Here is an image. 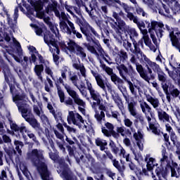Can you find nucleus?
Instances as JSON below:
<instances>
[{"mask_svg": "<svg viewBox=\"0 0 180 180\" xmlns=\"http://www.w3.org/2000/svg\"><path fill=\"white\" fill-rule=\"evenodd\" d=\"M75 115L73 111H69V115H68V124H71L72 123L77 126L79 129H82V123L79 122L75 118Z\"/></svg>", "mask_w": 180, "mask_h": 180, "instance_id": "26", "label": "nucleus"}, {"mask_svg": "<svg viewBox=\"0 0 180 180\" xmlns=\"http://www.w3.org/2000/svg\"><path fill=\"white\" fill-rule=\"evenodd\" d=\"M59 27H60V30H63V32L67 33L69 35H71V30L70 29L68 25L65 21L63 20L59 22Z\"/></svg>", "mask_w": 180, "mask_h": 180, "instance_id": "34", "label": "nucleus"}, {"mask_svg": "<svg viewBox=\"0 0 180 180\" xmlns=\"http://www.w3.org/2000/svg\"><path fill=\"white\" fill-rule=\"evenodd\" d=\"M68 45H69L68 51L70 52L75 53L76 56L82 59H86V49L84 47L80 46V45H78V44L74 41L68 42Z\"/></svg>", "mask_w": 180, "mask_h": 180, "instance_id": "14", "label": "nucleus"}, {"mask_svg": "<svg viewBox=\"0 0 180 180\" xmlns=\"http://www.w3.org/2000/svg\"><path fill=\"white\" fill-rule=\"evenodd\" d=\"M111 82H112L115 84H123L124 81L121 78H120L117 75H110Z\"/></svg>", "mask_w": 180, "mask_h": 180, "instance_id": "40", "label": "nucleus"}, {"mask_svg": "<svg viewBox=\"0 0 180 180\" xmlns=\"http://www.w3.org/2000/svg\"><path fill=\"white\" fill-rule=\"evenodd\" d=\"M65 9L67 10L68 12H69L70 14L72 15L73 17H76L75 14H74V12L72 11L73 9V6L65 4Z\"/></svg>", "mask_w": 180, "mask_h": 180, "instance_id": "56", "label": "nucleus"}, {"mask_svg": "<svg viewBox=\"0 0 180 180\" xmlns=\"http://www.w3.org/2000/svg\"><path fill=\"white\" fill-rule=\"evenodd\" d=\"M136 103L132 104H128V110L129 112H130V115H132V117H134L136 118L137 122H141V126L146 125L145 118L141 115V114H138L136 112Z\"/></svg>", "mask_w": 180, "mask_h": 180, "instance_id": "15", "label": "nucleus"}, {"mask_svg": "<svg viewBox=\"0 0 180 180\" xmlns=\"http://www.w3.org/2000/svg\"><path fill=\"white\" fill-rule=\"evenodd\" d=\"M109 146L110 147L111 152H112L113 154L117 155L119 153L120 149L119 148L117 147V146L115 145V142H113L112 140L110 141Z\"/></svg>", "mask_w": 180, "mask_h": 180, "instance_id": "43", "label": "nucleus"}, {"mask_svg": "<svg viewBox=\"0 0 180 180\" xmlns=\"http://www.w3.org/2000/svg\"><path fill=\"white\" fill-rule=\"evenodd\" d=\"M44 71V67L43 65H37L34 67V72L39 79L42 80V72Z\"/></svg>", "mask_w": 180, "mask_h": 180, "instance_id": "36", "label": "nucleus"}, {"mask_svg": "<svg viewBox=\"0 0 180 180\" xmlns=\"http://www.w3.org/2000/svg\"><path fill=\"white\" fill-rule=\"evenodd\" d=\"M86 81L87 90L89 92V95H91V98L95 101V102H93L91 107L96 110V108H97V105H99L102 102L101 95H100L99 92H98L93 88L92 84L89 82V80H86Z\"/></svg>", "mask_w": 180, "mask_h": 180, "instance_id": "12", "label": "nucleus"}, {"mask_svg": "<svg viewBox=\"0 0 180 180\" xmlns=\"http://www.w3.org/2000/svg\"><path fill=\"white\" fill-rule=\"evenodd\" d=\"M113 101L117 104V108H119L120 110L123 111L124 105L123 102H122V98L120 97L119 94L112 95Z\"/></svg>", "mask_w": 180, "mask_h": 180, "instance_id": "32", "label": "nucleus"}, {"mask_svg": "<svg viewBox=\"0 0 180 180\" xmlns=\"http://www.w3.org/2000/svg\"><path fill=\"white\" fill-rule=\"evenodd\" d=\"M157 75H158V81L160 82L163 91L167 93L169 86L172 85L171 82L167 79V75L165 72H158Z\"/></svg>", "mask_w": 180, "mask_h": 180, "instance_id": "19", "label": "nucleus"}, {"mask_svg": "<svg viewBox=\"0 0 180 180\" xmlns=\"http://www.w3.org/2000/svg\"><path fill=\"white\" fill-rule=\"evenodd\" d=\"M97 106H98V110H101V112L99 114V112L97 110H95V118L97 120V122H101L102 120L104 118H105V114L104 113V112L106 111V107H105V105H102L101 103H100V105H98Z\"/></svg>", "mask_w": 180, "mask_h": 180, "instance_id": "22", "label": "nucleus"}, {"mask_svg": "<svg viewBox=\"0 0 180 180\" xmlns=\"http://www.w3.org/2000/svg\"><path fill=\"white\" fill-rule=\"evenodd\" d=\"M91 73L93 77H95V80L97 82L98 87L101 88L103 91H106L105 82L102 79V76L99 75L97 71L93 70H91Z\"/></svg>", "mask_w": 180, "mask_h": 180, "instance_id": "21", "label": "nucleus"}, {"mask_svg": "<svg viewBox=\"0 0 180 180\" xmlns=\"http://www.w3.org/2000/svg\"><path fill=\"white\" fill-rule=\"evenodd\" d=\"M130 62L132 64H135L136 65V71L139 72L141 77L147 82H149L150 80H154L155 79V76L150 75V78L147 75V71L143 68V65L139 64L136 62V58L134 55H132L130 59Z\"/></svg>", "mask_w": 180, "mask_h": 180, "instance_id": "13", "label": "nucleus"}, {"mask_svg": "<svg viewBox=\"0 0 180 180\" xmlns=\"http://www.w3.org/2000/svg\"><path fill=\"white\" fill-rule=\"evenodd\" d=\"M73 140L74 141H72L71 139L68 138V136H65V141H67L68 144H69L70 146H72L75 144V143H78V141L75 137L73 138Z\"/></svg>", "mask_w": 180, "mask_h": 180, "instance_id": "52", "label": "nucleus"}, {"mask_svg": "<svg viewBox=\"0 0 180 180\" xmlns=\"http://www.w3.org/2000/svg\"><path fill=\"white\" fill-rule=\"evenodd\" d=\"M162 134H163V139L165 142L166 148H167V149H169V146H171V142H169V136L167 133Z\"/></svg>", "mask_w": 180, "mask_h": 180, "instance_id": "49", "label": "nucleus"}, {"mask_svg": "<svg viewBox=\"0 0 180 180\" xmlns=\"http://www.w3.org/2000/svg\"><path fill=\"white\" fill-rule=\"evenodd\" d=\"M124 126L127 127H131L133 122L129 118H126L124 120Z\"/></svg>", "mask_w": 180, "mask_h": 180, "instance_id": "63", "label": "nucleus"}, {"mask_svg": "<svg viewBox=\"0 0 180 180\" xmlns=\"http://www.w3.org/2000/svg\"><path fill=\"white\" fill-rule=\"evenodd\" d=\"M117 56H119L120 63H124L128 59L127 53L125 52V51L124 50L120 51L119 54H117Z\"/></svg>", "mask_w": 180, "mask_h": 180, "instance_id": "38", "label": "nucleus"}, {"mask_svg": "<svg viewBox=\"0 0 180 180\" xmlns=\"http://www.w3.org/2000/svg\"><path fill=\"white\" fill-rule=\"evenodd\" d=\"M139 58H137V59H139V61H141V63H145L146 65L153 64L155 63L150 60V59L147 58V56L145 54H142L141 56L139 55Z\"/></svg>", "mask_w": 180, "mask_h": 180, "instance_id": "39", "label": "nucleus"}, {"mask_svg": "<svg viewBox=\"0 0 180 180\" xmlns=\"http://www.w3.org/2000/svg\"><path fill=\"white\" fill-rule=\"evenodd\" d=\"M6 153L8 155V158H10V160L13 159V155H16L17 152L13 148H8L6 149Z\"/></svg>", "mask_w": 180, "mask_h": 180, "instance_id": "46", "label": "nucleus"}, {"mask_svg": "<svg viewBox=\"0 0 180 180\" xmlns=\"http://www.w3.org/2000/svg\"><path fill=\"white\" fill-rule=\"evenodd\" d=\"M145 162H146V169H148V172L153 170V168L155 167V165L156 169L159 167L158 164H155V158H150V155H146Z\"/></svg>", "mask_w": 180, "mask_h": 180, "instance_id": "24", "label": "nucleus"}, {"mask_svg": "<svg viewBox=\"0 0 180 180\" xmlns=\"http://www.w3.org/2000/svg\"><path fill=\"white\" fill-rule=\"evenodd\" d=\"M56 88L58 89V95L59 97V101L61 103H65V105L70 106H74V103L78 105L79 106H82L84 108L86 106V102L79 98V95L75 91V90L72 89L70 86H65V91H67L68 94H69L71 98H68V100L65 101V93L60 88V85L56 84Z\"/></svg>", "mask_w": 180, "mask_h": 180, "instance_id": "7", "label": "nucleus"}, {"mask_svg": "<svg viewBox=\"0 0 180 180\" xmlns=\"http://www.w3.org/2000/svg\"><path fill=\"white\" fill-rule=\"evenodd\" d=\"M146 101H148V102L150 103V105H152L153 108H154L155 109L158 108L159 101L158 98H154L151 96L148 95V96H146Z\"/></svg>", "mask_w": 180, "mask_h": 180, "instance_id": "35", "label": "nucleus"}, {"mask_svg": "<svg viewBox=\"0 0 180 180\" xmlns=\"http://www.w3.org/2000/svg\"><path fill=\"white\" fill-rule=\"evenodd\" d=\"M117 86V89H119L120 91H121V93L122 94V96L124 98V101H126V103L127 105L136 104V101H134V98L131 97L128 94L127 91L126 90V87L123 86V84L117 83L116 84Z\"/></svg>", "mask_w": 180, "mask_h": 180, "instance_id": "16", "label": "nucleus"}, {"mask_svg": "<svg viewBox=\"0 0 180 180\" xmlns=\"http://www.w3.org/2000/svg\"><path fill=\"white\" fill-rule=\"evenodd\" d=\"M158 114L159 120L162 122H169V115L167 114L165 111L160 110H158Z\"/></svg>", "mask_w": 180, "mask_h": 180, "instance_id": "31", "label": "nucleus"}, {"mask_svg": "<svg viewBox=\"0 0 180 180\" xmlns=\"http://www.w3.org/2000/svg\"><path fill=\"white\" fill-rule=\"evenodd\" d=\"M51 148L53 150V152L51 150L49 152V158L55 163L58 164L60 168L58 171L70 170L68 164L65 162L64 158L60 157L58 155L59 153L56 149L53 144L51 145Z\"/></svg>", "mask_w": 180, "mask_h": 180, "instance_id": "10", "label": "nucleus"}, {"mask_svg": "<svg viewBox=\"0 0 180 180\" xmlns=\"http://www.w3.org/2000/svg\"><path fill=\"white\" fill-rule=\"evenodd\" d=\"M58 43V40H48L47 41H45L46 44H47L48 46L51 45L55 49H59Z\"/></svg>", "mask_w": 180, "mask_h": 180, "instance_id": "47", "label": "nucleus"}, {"mask_svg": "<svg viewBox=\"0 0 180 180\" xmlns=\"http://www.w3.org/2000/svg\"><path fill=\"white\" fill-rule=\"evenodd\" d=\"M141 108L142 112L145 113L146 117H147V116L149 117V115H147L146 111H148V112L150 113V117L152 118V120L155 118V115L153 113V112L151 111V107L147 104V102H142L141 103Z\"/></svg>", "mask_w": 180, "mask_h": 180, "instance_id": "25", "label": "nucleus"}, {"mask_svg": "<svg viewBox=\"0 0 180 180\" xmlns=\"http://www.w3.org/2000/svg\"><path fill=\"white\" fill-rule=\"evenodd\" d=\"M58 45L59 47H60L61 50H65V49H69V45H65V41H62V40H58Z\"/></svg>", "mask_w": 180, "mask_h": 180, "instance_id": "51", "label": "nucleus"}, {"mask_svg": "<svg viewBox=\"0 0 180 180\" xmlns=\"http://www.w3.org/2000/svg\"><path fill=\"white\" fill-rule=\"evenodd\" d=\"M170 134V141H172L174 145H176L177 141V137L175 132L169 133Z\"/></svg>", "mask_w": 180, "mask_h": 180, "instance_id": "59", "label": "nucleus"}, {"mask_svg": "<svg viewBox=\"0 0 180 180\" xmlns=\"http://www.w3.org/2000/svg\"><path fill=\"white\" fill-rule=\"evenodd\" d=\"M117 70L119 71L120 76L122 77V80L129 84L131 94L136 95V91L132 82H130V79L132 80L137 74L136 70L133 68L132 65L130 64H128V67L124 64L117 65Z\"/></svg>", "mask_w": 180, "mask_h": 180, "instance_id": "8", "label": "nucleus"}, {"mask_svg": "<svg viewBox=\"0 0 180 180\" xmlns=\"http://www.w3.org/2000/svg\"><path fill=\"white\" fill-rule=\"evenodd\" d=\"M170 1L174 2V6L172 8V11H174V13H180V4L176 0H170Z\"/></svg>", "mask_w": 180, "mask_h": 180, "instance_id": "45", "label": "nucleus"}, {"mask_svg": "<svg viewBox=\"0 0 180 180\" xmlns=\"http://www.w3.org/2000/svg\"><path fill=\"white\" fill-rule=\"evenodd\" d=\"M32 5V8L35 9V11H41L43 7H44V4H43L42 0H37L35 1V4H30Z\"/></svg>", "mask_w": 180, "mask_h": 180, "instance_id": "37", "label": "nucleus"}, {"mask_svg": "<svg viewBox=\"0 0 180 180\" xmlns=\"http://www.w3.org/2000/svg\"><path fill=\"white\" fill-rule=\"evenodd\" d=\"M132 44L134 46V49H132V51H130L132 52L133 54L136 56V58H139V56L143 55V51H141V49L136 45V41H132Z\"/></svg>", "mask_w": 180, "mask_h": 180, "instance_id": "33", "label": "nucleus"}, {"mask_svg": "<svg viewBox=\"0 0 180 180\" xmlns=\"http://www.w3.org/2000/svg\"><path fill=\"white\" fill-rule=\"evenodd\" d=\"M127 18H128L130 21L133 22H134L135 20H139V19H137V17H134L133 13L129 11L127 12Z\"/></svg>", "mask_w": 180, "mask_h": 180, "instance_id": "58", "label": "nucleus"}, {"mask_svg": "<svg viewBox=\"0 0 180 180\" xmlns=\"http://www.w3.org/2000/svg\"><path fill=\"white\" fill-rule=\"evenodd\" d=\"M83 46L86 47L87 51L91 52V53L98 55L97 51H96V46H91L89 43H83Z\"/></svg>", "mask_w": 180, "mask_h": 180, "instance_id": "44", "label": "nucleus"}, {"mask_svg": "<svg viewBox=\"0 0 180 180\" xmlns=\"http://www.w3.org/2000/svg\"><path fill=\"white\" fill-rule=\"evenodd\" d=\"M169 65L172 68V70H174V72L169 71V68H165L166 71H167V73H169V75L172 80L180 84V68H176V67L174 66L171 63H169Z\"/></svg>", "mask_w": 180, "mask_h": 180, "instance_id": "18", "label": "nucleus"}, {"mask_svg": "<svg viewBox=\"0 0 180 180\" xmlns=\"http://www.w3.org/2000/svg\"><path fill=\"white\" fill-rule=\"evenodd\" d=\"M11 130L10 134L13 135H15L17 139H20L21 136L25 135V133L27 134V136L30 137V139H32L35 143H38L39 141L37 139L36 135L34 133H32L30 130H27L26 128L25 123H21V125L18 126L16 122H13L11 121L10 122Z\"/></svg>", "mask_w": 180, "mask_h": 180, "instance_id": "9", "label": "nucleus"}, {"mask_svg": "<svg viewBox=\"0 0 180 180\" xmlns=\"http://www.w3.org/2000/svg\"><path fill=\"white\" fill-rule=\"evenodd\" d=\"M4 80L10 86V92L13 96V101L15 103V105L18 107V110L21 112L22 117L25 120V122H27L30 126L37 132L39 137L42 136V134H44V131L42 127H41L40 122L34 118V114H32V109L30 108V105L27 104L28 97L25 93V91H21V94L18 92V90L16 89H20V84L16 82V79L14 76H11L10 79H8V75L11 74L10 68L8 65L4 67Z\"/></svg>", "mask_w": 180, "mask_h": 180, "instance_id": "1", "label": "nucleus"}, {"mask_svg": "<svg viewBox=\"0 0 180 180\" xmlns=\"http://www.w3.org/2000/svg\"><path fill=\"white\" fill-rule=\"evenodd\" d=\"M70 80L72 81V83H73L74 86H75L76 87H77L78 89H79V87H78L77 85V80H78V77L76 75L72 76V77L70 78Z\"/></svg>", "mask_w": 180, "mask_h": 180, "instance_id": "60", "label": "nucleus"}, {"mask_svg": "<svg viewBox=\"0 0 180 180\" xmlns=\"http://www.w3.org/2000/svg\"><path fill=\"white\" fill-rule=\"evenodd\" d=\"M136 24L137 27H139V30H141V28H146V24L143 21H139V20H135L134 22Z\"/></svg>", "mask_w": 180, "mask_h": 180, "instance_id": "50", "label": "nucleus"}, {"mask_svg": "<svg viewBox=\"0 0 180 180\" xmlns=\"http://www.w3.org/2000/svg\"><path fill=\"white\" fill-rule=\"evenodd\" d=\"M167 92H169V95L172 96V98H179V99H180V90L176 89L175 86H174L173 84H170V86H169V89H167Z\"/></svg>", "mask_w": 180, "mask_h": 180, "instance_id": "28", "label": "nucleus"}, {"mask_svg": "<svg viewBox=\"0 0 180 180\" xmlns=\"http://www.w3.org/2000/svg\"><path fill=\"white\" fill-rule=\"evenodd\" d=\"M14 145L15 146V150H17L18 154L21 155L22 154L21 148L25 146L23 142L20 141H15Z\"/></svg>", "mask_w": 180, "mask_h": 180, "instance_id": "42", "label": "nucleus"}, {"mask_svg": "<svg viewBox=\"0 0 180 180\" xmlns=\"http://www.w3.org/2000/svg\"><path fill=\"white\" fill-rule=\"evenodd\" d=\"M102 1L108 6L115 7L117 9V12L114 11L112 13V17L115 18L117 22H115V25H112V28L115 29L117 32L121 33V32L124 33L126 37L129 36L132 42L136 41L135 38L139 37V34L136 32L135 28L130 27L129 25H126V23L122 18L124 17V13L121 9L117 6V4L120 6L122 5L121 1L120 0H102ZM121 31V32H120Z\"/></svg>", "mask_w": 180, "mask_h": 180, "instance_id": "2", "label": "nucleus"}, {"mask_svg": "<svg viewBox=\"0 0 180 180\" xmlns=\"http://www.w3.org/2000/svg\"><path fill=\"white\" fill-rule=\"evenodd\" d=\"M27 15H34V12H36V9L28 6L27 8Z\"/></svg>", "mask_w": 180, "mask_h": 180, "instance_id": "64", "label": "nucleus"}, {"mask_svg": "<svg viewBox=\"0 0 180 180\" xmlns=\"http://www.w3.org/2000/svg\"><path fill=\"white\" fill-rule=\"evenodd\" d=\"M146 120H148V128L150 131H152V133L156 136H160V134H163V132L160 131V129H158L159 124H154L153 122H151V121H155V118L153 120L150 116H146Z\"/></svg>", "mask_w": 180, "mask_h": 180, "instance_id": "20", "label": "nucleus"}, {"mask_svg": "<svg viewBox=\"0 0 180 180\" xmlns=\"http://www.w3.org/2000/svg\"><path fill=\"white\" fill-rule=\"evenodd\" d=\"M112 131H115V130H108L105 128H102V133L104 136H106V137H110V134H112Z\"/></svg>", "mask_w": 180, "mask_h": 180, "instance_id": "57", "label": "nucleus"}, {"mask_svg": "<svg viewBox=\"0 0 180 180\" xmlns=\"http://www.w3.org/2000/svg\"><path fill=\"white\" fill-rule=\"evenodd\" d=\"M80 30L81 32H82V34L85 36L86 41L94 44L96 49H97L98 52L101 55L103 60L106 62L107 64H112V63L106 58H110V56L104 51L99 41L97 39H100V35L97 33L95 29H94L89 23H86L84 27H80Z\"/></svg>", "mask_w": 180, "mask_h": 180, "instance_id": "4", "label": "nucleus"}, {"mask_svg": "<svg viewBox=\"0 0 180 180\" xmlns=\"http://www.w3.org/2000/svg\"><path fill=\"white\" fill-rule=\"evenodd\" d=\"M2 141L3 143L4 142V143H10L12 141V140H11L10 136H8V135L4 134L2 136Z\"/></svg>", "mask_w": 180, "mask_h": 180, "instance_id": "61", "label": "nucleus"}, {"mask_svg": "<svg viewBox=\"0 0 180 180\" xmlns=\"http://www.w3.org/2000/svg\"><path fill=\"white\" fill-rule=\"evenodd\" d=\"M58 173H60V176L63 179V180H74L73 177L72 176L70 169L58 170Z\"/></svg>", "mask_w": 180, "mask_h": 180, "instance_id": "29", "label": "nucleus"}, {"mask_svg": "<svg viewBox=\"0 0 180 180\" xmlns=\"http://www.w3.org/2000/svg\"><path fill=\"white\" fill-rule=\"evenodd\" d=\"M112 165L115 167L117 171H119V173L121 174V176H123L124 175V172H125L126 167L125 165H120L119 161L117 160H112Z\"/></svg>", "mask_w": 180, "mask_h": 180, "instance_id": "30", "label": "nucleus"}, {"mask_svg": "<svg viewBox=\"0 0 180 180\" xmlns=\"http://www.w3.org/2000/svg\"><path fill=\"white\" fill-rule=\"evenodd\" d=\"M30 27L34 29V32L37 36H42L43 29L36 24H30Z\"/></svg>", "mask_w": 180, "mask_h": 180, "instance_id": "41", "label": "nucleus"}, {"mask_svg": "<svg viewBox=\"0 0 180 180\" xmlns=\"http://www.w3.org/2000/svg\"><path fill=\"white\" fill-rule=\"evenodd\" d=\"M49 28L51 32L49 30L45 31V34H44V41L48 42V41H55L56 40V39H58V41H60L62 37L60 36L56 25H54L52 22H49Z\"/></svg>", "mask_w": 180, "mask_h": 180, "instance_id": "11", "label": "nucleus"}, {"mask_svg": "<svg viewBox=\"0 0 180 180\" xmlns=\"http://www.w3.org/2000/svg\"><path fill=\"white\" fill-rule=\"evenodd\" d=\"M96 146H108V142H106V141H103L99 138H97V139H96Z\"/></svg>", "mask_w": 180, "mask_h": 180, "instance_id": "55", "label": "nucleus"}, {"mask_svg": "<svg viewBox=\"0 0 180 180\" xmlns=\"http://www.w3.org/2000/svg\"><path fill=\"white\" fill-rule=\"evenodd\" d=\"M49 8L50 11H58V1H54L52 2L51 5L50 6H48Z\"/></svg>", "mask_w": 180, "mask_h": 180, "instance_id": "54", "label": "nucleus"}, {"mask_svg": "<svg viewBox=\"0 0 180 180\" xmlns=\"http://www.w3.org/2000/svg\"><path fill=\"white\" fill-rule=\"evenodd\" d=\"M149 66L150 67V68H149ZM146 69H148V72H146V74L147 75H148V73L150 74V77H148V78H151V75L154 76V75H152V72H153L152 70H153V71H154V72H157V73L163 72V71L161 70L160 67H159V65L158 64H156V63L146 64Z\"/></svg>", "mask_w": 180, "mask_h": 180, "instance_id": "23", "label": "nucleus"}, {"mask_svg": "<svg viewBox=\"0 0 180 180\" xmlns=\"http://www.w3.org/2000/svg\"><path fill=\"white\" fill-rule=\"evenodd\" d=\"M163 30L169 32V37L172 47H174L180 53V31L167 24L164 25L162 22L150 20V28H148V33L154 31L157 37L162 38Z\"/></svg>", "mask_w": 180, "mask_h": 180, "instance_id": "3", "label": "nucleus"}, {"mask_svg": "<svg viewBox=\"0 0 180 180\" xmlns=\"http://www.w3.org/2000/svg\"><path fill=\"white\" fill-rule=\"evenodd\" d=\"M67 148H68V152L69 153V155L70 157H73L75 158L76 162H77V164L80 163V161H82V162L84 163V156L81 155L80 157H77L76 156V155L74 154V149L73 148H72L71 146H70V145L67 146Z\"/></svg>", "mask_w": 180, "mask_h": 180, "instance_id": "27", "label": "nucleus"}, {"mask_svg": "<svg viewBox=\"0 0 180 180\" xmlns=\"http://www.w3.org/2000/svg\"><path fill=\"white\" fill-rule=\"evenodd\" d=\"M122 46H124V49L127 51H132V44L128 40H124V42H122Z\"/></svg>", "mask_w": 180, "mask_h": 180, "instance_id": "48", "label": "nucleus"}, {"mask_svg": "<svg viewBox=\"0 0 180 180\" xmlns=\"http://www.w3.org/2000/svg\"><path fill=\"white\" fill-rule=\"evenodd\" d=\"M18 7H15V12H14V20L11 18L10 14H8V12L6 13V20L8 21V25L10 26V28L11 30H15L17 27V20L18 19Z\"/></svg>", "mask_w": 180, "mask_h": 180, "instance_id": "17", "label": "nucleus"}, {"mask_svg": "<svg viewBox=\"0 0 180 180\" xmlns=\"http://www.w3.org/2000/svg\"><path fill=\"white\" fill-rule=\"evenodd\" d=\"M54 134L56 136V138H58V139H59L60 140H63L64 139L65 133L64 134H63V133L60 134L57 130H54Z\"/></svg>", "mask_w": 180, "mask_h": 180, "instance_id": "62", "label": "nucleus"}, {"mask_svg": "<svg viewBox=\"0 0 180 180\" xmlns=\"http://www.w3.org/2000/svg\"><path fill=\"white\" fill-rule=\"evenodd\" d=\"M161 155L162 158L160 159V165L155 169V173L159 177L167 176V173H172V177H178L175 168H176L178 164L174 162L173 160H169V154L167 153V148L164 147L161 150Z\"/></svg>", "mask_w": 180, "mask_h": 180, "instance_id": "6", "label": "nucleus"}, {"mask_svg": "<svg viewBox=\"0 0 180 180\" xmlns=\"http://www.w3.org/2000/svg\"><path fill=\"white\" fill-rule=\"evenodd\" d=\"M28 158L32 160V165L37 167L41 180H50V172L48 170L47 165L44 162L45 158L42 150L32 149V152L28 153Z\"/></svg>", "mask_w": 180, "mask_h": 180, "instance_id": "5", "label": "nucleus"}, {"mask_svg": "<svg viewBox=\"0 0 180 180\" xmlns=\"http://www.w3.org/2000/svg\"><path fill=\"white\" fill-rule=\"evenodd\" d=\"M47 108L49 110V112L53 115L54 118L56 119L57 115L56 114V110H54L53 107L52 106L51 104L48 103L47 105Z\"/></svg>", "mask_w": 180, "mask_h": 180, "instance_id": "53", "label": "nucleus"}]
</instances>
